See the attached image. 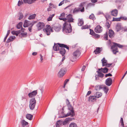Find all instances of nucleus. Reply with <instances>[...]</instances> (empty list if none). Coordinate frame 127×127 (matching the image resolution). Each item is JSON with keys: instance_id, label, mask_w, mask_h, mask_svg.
<instances>
[{"instance_id": "f03ea898", "label": "nucleus", "mask_w": 127, "mask_h": 127, "mask_svg": "<svg viewBox=\"0 0 127 127\" xmlns=\"http://www.w3.org/2000/svg\"><path fill=\"white\" fill-rule=\"evenodd\" d=\"M113 43V45L111 46V49L112 50L113 53L114 54H116V53L119 52L117 47L121 48L123 47V46L122 45L116 43L114 42Z\"/></svg>"}, {"instance_id": "4468645a", "label": "nucleus", "mask_w": 127, "mask_h": 127, "mask_svg": "<svg viewBox=\"0 0 127 127\" xmlns=\"http://www.w3.org/2000/svg\"><path fill=\"white\" fill-rule=\"evenodd\" d=\"M108 35L109 37L112 38L114 37L115 35L114 32L112 30H109L108 31Z\"/></svg>"}, {"instance_id": "de8ad7c7", "label": "nucleus", "mask_w": 127, "mask_h": 127, "mask_svg": "<svg viewBox=\"0 0 127 127\" xmlns=\"http://www.w3.org/2000/svg\"><path fill=\"white\" fill-rule=\"evenodd\" d=\"M21 1L20 0H19L18 1V6H20L21 5H22L23 4V2L22 1L23 0H21Z\"/></svg>"}, {"instance_id": "6e6d98bb", "label": "nucleus", "mask_w": 127, "mask_h": 127, "mask_svg": "<svg viewBox=\"0 0 127 127\" xmlns=\"http://www.w3.org/2000/svg\"><path fill=\"white\" fill-rule=\"evenodd\" d=\"M27 33H21L20 34V35L23 37L26 36L27 35Z\"/></svg>"}, {"instance_id": "4be33fe9", "label": "nucleus", "mask_w": 127, "mask_h": 127, "mask_svg": "<svg viewBox=\"0 0 127 127\" xmlns=\"http://www.w3.org/2000/svg\"><path fill=\"white\" fill-rule=\"evenodd\" d=\"M98 70L104 73H106L108 72V69L105 67L104 68H102L98 69Z\"/></svg>"}, {"instance_id": "6e6552de", "label": "nucleus", "mask_w": 127, "mask_h": 127, "mask_svg": "<svg viewBox=\"0 0 127 127\" xmlns=\"http://www.w3.org/2000/svg\"><path fill=\"white\" fill-rule=\"evenodd\" d=\"M65 71L64 68H61L59 72L58 75V77H62L65 74Z\"/></svg>"}, {"instance_id": "c9c22d12", "label": "nucleus", "mask_w": 127, "mask_h": 127, "mask_svg": "<svg viewBox=\"0 0 127 127\" xmlns=\"http://www.w3.org/2000/svg\"><path fill=\"white\" fill-rule=\"evenodd\" d=\"M69 127H77V126L76 123H72L70 124Z\"/></svg>"}, {"instance_id": "f257e3e1", "label": "nucleus", "mask_w": 127, "mask_h": 127, "mask_svg": "<svg viewBox=\"0 0 127 127\" xmlns=\"http://www.w3.org/2000/svg\"><path fill=\"white\" fill-rule=\"evenodd\" d=\"M63 31L64 33H69L72 31V29L70 23L68 24L67 22H65L63 24Z\"/></svg>"}, {"instance_id": "a18cd8bd", "label": "nucleus", "mask_w": 127, "mask_h": 127, "mask_svg": "<svg viewBox=\"0 0 127 127\" xmlns=\"http://www.w3.org/2000/svg\"><path fill=\"white\" fill-rule=\"evenodd\" d=\"M44 32L46 33V34L48 35H50V31L48 30H45Z\"/></svg>"}, {"instance_id": "b1692460", "label": "nucleus", "mask_w": 127, "mask_h": 127, "mask_svg": "<svg viewBox=\"0 0 127 127\" xmlns=\"http://www.w3.org/2000/svg\"><path fill=\"white\" fill-rule=\"evenodd\" d=\"M36 0H23L24 3H28L31 4L33 3Z\"/></svg>"}, {"instance_id": "9b49d317", "label": "nucleus", "mask_w": 127, "mask_h": 127, "mask_svg": "<svg viewBox=\"0 0 127 127\" xmlns=\"http://www.w3.org/2000/svg\"><path fill=\"white\" fill-rule=\"evenodd\" d=\"M67 22L68 24L70 23L71 22H73V19L72 17V15L71 14H69L66 16Z\"/></svg>"}, {"instance_id": "a878e982", "label": "nucleus", "mask_w": 127, "mask_h": 127, "mask_svg": "<svg viewBox=\"0 0 127 127\" xmlns=\"http://www.w3.org/2000/svg\"><path fill=\"white\" fill-rule=\"evenodd\" d=\"M78 25L79 26H82L84 23L83 19H78Z\"/></svg>"}, {"instance_id": "6ab92c4d", "label": "nucleus", "mask_w": 127, "mask_h": 127, "mask_svg": "<svg viewBox=\"0 0 127 127\" xmlns=\"http://www.w3.org/2000/svg\"><path fill=\"white\" fill-rule=\"evenodd\" d=\"M102 50L101 48L97 47L94 51L95 54H97L100 53Z\"/></svg>"}, {"instance_id": "e433bc0d", "label": "nucleus", "mask_w": 127, "mask_h": 127, "mask_svg": "<svg viewBox=\"0 0 127 127\" xmlns=\"http://www.w3.org/2000/svg\"><path fill=\"white\" fill-rule=\"evenodd\" d=\"M102 95V94L101 93L99 92H97L96 93V96H95L96 97L98 98Z\"/></svg>"}, {"instance_id": "2f4dec72", "label": "nucleus", "mask_w": 127, "mask_h": 127, "mask_svg": "<svg viewBox=\"0 0 127 127\" xmlns=\"http://www.w3.org/2000/svg\"><path fill=\"white\" fill-rule=\"evenodd\" d=\"M32 117L33 116L30 114H28L26 115V118L30 120H32Z\"/></svg>"}, {"instance_id": "9d476101", "label": "nucleus", "mask_w": 127, "mask_h": 127, "mask_svg": "<svg viewBox=\"0 0 127 127\" xmlns=\"http://www.w3.org/2000/svg\"><path fill=\"white\" fill-rule=\"evenodd\" d=\"M112 80L111 78L109 77L105 80V84L108 86H110L112 83Z\"/></svg>"}, {"instance_id": "a19ab883", "label": "nucleus", "mask_w": 127, "mask_h": 127, "mask_svg": "<svg viewBox=\"0 0 127 127\" xmlns=\"http://www.w3.org/2000/svg\"><path fill=\"white\" fill-rule=\"evenodd\" d=\"M108 33L106 32L104 34V38L105 40H108Z\"/></svg>"}, {"instance_id": "ea45409f", "label": "nucleus", "mask_w": 127, "mask_h": 127, "mask_svg": "<svg viewBox=\"0 0 127 127\" xmlns=\"http://www.w3.org/2000/svg\"><path fill=\"white\" fill-rule=\"evenodd\" d=\"M36 22L35 21H33L30 24V26H29V28H30V29H32V27L33 25Z\"/></svg>"}, {"instance_id": "e2e57ef3", "label": "nucleus", "mask_w": 127, "mask_h": 127, "mask_svg": "<svg viewBox=\"0 0 127 127\" xmlns=\"http://www.w3.org/2000/svg\"><path fill=\"white\" fill-rule=\"evenodd\" d=\"M65 15V14L64 13H63L61 14L60 15V17H64Z\"/></svg>"}, {"instance_id": "774afa93", "label": "nucleus", "mask_w": 127, "mask_h": 127, "mask_svg": "<svg viewBox=\"0 0 127 127\" xmlns=\"http://www.w3.org/2000/svg\"><path fill=\"white\" fill-rule=\"evenodd\" d=\"M91 91H88L87 93V94L86 95V96L89 95L90 94H91Z\"/></svg>"}, {"instance_id": "58836bf2", "label": "nucleus", "mask_w": 127, "mask_h": 127, "mask_svg": "<svg viewBox=\"0 0 127 127\" xmlns=\"http://www.w3.org/2000/svg\"><path fill=\"white\" fill-rule=\"evenodd\" d=\"M10 33V30H8L7 31V33L6 34V35L5 36V38H4V40H3V42H5L6 41V39L7 37L9 35V33Z\"/></svg>"}, {"instance_id": "4c0bfd02", "label": "nucleus", "mask_w": 127, "mask_h": 127, "mask_svg": "<svg viewBox=\"0 0 127 127\" xmlns=\"http://www.w3.org/2000/svg\"><path fill=\"white\" fill-rule=\"evenodd\" d=\"M121 18H114L113 17L112 20L113 21H120Z\"/></svg>"}, {"instance_id": "49530a36", "label": "nucleus", "mask_w": 127, "mask_h": 127, "mask_svg": "<svg viewBox=\"0 0 127 127\" xmlns=\"http://www.w3.org/2000/svg\"><path fill=\"white\" fill-rule=\"evenodd\" d=\"M120 122L121 123V125L123 127H124V125L123 121V119L121 117V120L120 121Z\"/></svg>"}, {"instance_id": "0eeeda50", "label": "nucleus", "mask_w": 127, "mask_h": 127, "mask_svg": "<svg viewBox=\"0 0 127 127\" xmlns=\"http://www.w3.org/2000/svg\"><path fill=\"white\" fill-rule=\"evenodd\" d=\"M80 51L77 49L73 53V55L74 58L76 59L77 58L79 57L80 56Z\"/></svg>"}, {"instance_id": "69168bd1", "label": "nucleus", "mask_w": 127, "mask_h": 127, "mask_svg": "<svg viewBox=\"0 0 127 127\" xmlns=\"http://www.w3.org/2000/svg\"><path fill=\"white\" fill-rule=\"evenodd\" d=\"M69 118H66L65 119V122H67L68 123V122H69Z\"/></svg>"}, {"instance_id": "a211bd4d", "label": "nucleus", "mask_w": 127, "mask_h": 127, "mask_svg": "<svg viewBox=\"0 0 127 127\" xmlns=\"http://www.w3.org/2000/svg\"><path fill=\"white\" fill-rule=\"evenodd\" d=\"M111 13L112 15L115 17H116L118 15V10L117 9H114L111 11Z\"/></svg>"}, {"instance_id": "5fc2aeb1", "label": "nucleus", "mask_w": 127, "mask_h": 127, "mask_svg": "<svg viewBox=\"0 0 127 127\" xmlns=\"http://www.w3.org/2000/svg\"><path fill=\"white\" fill-rule=\"evenodd\" d=\"M112 64H106V65H105L106 67H109L110 66H111L112 65Z\"/></svg>"}, {"instance_id": "3c124183", "label": "nucleus", "mask_w": 127, "mask_h": 127, "mask_svg": "<svg viewBox=\"0 0 127 127\" xmlns=\"http://www.w3.org/2000/svg\"><path fill=\"white\" fill-rule=\"evenodd\" d=\"M93 36H94V37L96 38H98L99 37L100 35L96 33H95V34H94Z\"/></svg>"}, {"instance_id": "39448f33", "label": "nucleus", "mask_w": 127, "mask_h": 127, "mask_svg": "<svg viewBox=\"0 0 127 127\" xmlns=\"http://www.w3.org/2000/svg\"><path fill=\"white\" fill-rule=\"evenodd\" d=\"M96 72L97 73V74L95 76L96 80H98L99 77L102 78L104 77V74L101 73L102 72L100 70H98Z\"/></svg>"}, {"instance_id": "bf43d9fd", "label": "nucleus", "mask_w": 127, "mask_h": 127, "mask_svg": "<svg viewBox=\"0 0 127 127\" xmlns=\"http://www.w3.org/2000/svg\"><path fill=\"white\" fill-rule=\"evenodd\" d=\"M127 70L126 71V72L125 73L124 75H123V76L122 77L121 79V80L120 81V83L122 81V80L125 77V76L126 75V74H127Z\"/></svg>"}, {"instance_id": "ddd939ff", "label": "nucleus", "mask_w": 127, "mask_h": 127, "mask_svg": "<svg viewBox=\"0 0 127 127\" xmlns=\"http://www.w3.org/2000/svg\"><path fill=\"white\" fill-rule=\"evenodd\" d=\"M37 26L38 27V30H40L44 27L45 24L43 23L40 22L37 24Z\"/></svg>"}, {"instance_id": "680f3d73", "label": "nucleus", "mask_w": 127, "mask_h": 127, "mask_svg": "<svg viewBox=\"0 0 127 127\" xmlns=\"http://www.w3.org/2000/svg\"><path fill=\"white\" fill-rule=\"evenodd\" d=\"M120 18H121V19L124 20H127V18L126 17H121Z\"/></svg>"}, {"instance_id": "393cba45", "label": "nucleus", "mask_w": 127, "mask_h": 127, "mask_svg": "<svg viewBox=\"0 0 127 127\" xmlns=\"http://www.w3.org/2000/svg\"><path fill=\"white\" fill-rule=\"evenodd\" d=\"M96 98V97L95 96H90L88 100L89 101L93 102L95 101Z\"/></svg>"}, {"instance_id": "5701e85b", "label": "nucleus", "mask_w": 127, "mask_h": 127, "mask_svg": "<svg viewBox=\"0 0 127 127\" xmlns=\"http://www.w3.org/2000/svg\"><path fill=\"white\" fill-rule=\"evenodd\" d=\"M53 29L56 32H59L61 29V26L59 25L58 26H54L53 27Z\"/></svg>"}, {"instance_id": "c85d7f7f", "label": "nucleus", "mask_w": 127, "mask_h": 127, "mask_svg": "<svg viewBox=\"0 0 127 127\" xmlns=\"http://www.w3.org/2000/svg\"><path fill=\"white\" fill-rule=\"evenodd\" d=\"M80 11V8L78 7H76L74 9L73 13V14H75L77 13Z\"/></svg>"}, {"instance_id": "052dcab7", "label": "nucleus", "mask_w": 127, "mask_h": 127, "mask_svg": "<svg viewBox=\"0 0 127 127\" xmlns=\"http://www.w3.org/2000/svg\"><path fill=\"white\" fill-rule=\"evenodd\" d=\"M66 103L67 105L70 104V103L68 99H66Z\"/></svg>"}, {"instance_id": "7c9ffc66", "label": "nucleus", "mask_w": 127, "mask_h": 127, "mask_svg": "<svg viewBox=\"0 0 127 127\" xmlns=\"http://www.w3.org/2000/svg\"><path fill=\"white\" fill-rule=\"evenodd\" d=\"M102 88V89L104 91V92L107 94L108 91V88L105 85H103V87Z\"/></svg>"}, {"instance_id": "473e14b6", "label": "nucleus", "mask_w": 127, "mask_h": 127, "mask_svg": "<svg viewBox=\"0 0 127 127\" xmlns=\"http://www.w3.org/2000/svg\"><path fill=\"white\" fill-rule=\"evenodd\" d=\"M36 15V14H34L31 15H30L28 17V19L29 20L34 19L35 18Z\"/></svg>"}, {"instance_id": "864d4df0", "label": "nucleus", "mask_w": 127, "mask_h": 127, "mask_svg": "<svg viewBox=\"0 0 127 127\" xmlns=\"http://www.w3.org/2000/svg\"><path fill=\"white\" fill-rule=\"evenodd\" d=\"M88 28V26L87 25L84 26L81 28V29H85Z\"/></svg>"}, {"instance_id": "c03bdc74", "label": "nucleus", "mask_w": 127, "mask_h": 127, "mask_svg": "<svg viewBox=\"0 0 127 127\" xmlns=\"http://www.w3.org/2000/svg\"><path fill=\"white\" fill-rule=\"evenodd\" d=\"M95 4L92 3H89L87 5V8H89L92 6H94Z\"/></svg>"}, {"instance_id": "aec40b11", "label": "nucleus", "mask_w": 127, "mask_h": 127, "mask_svg": "<svg viewBox=\"0 0 127 127\" xmlns=\"http://www.w3.org/2000/svg\"><path fill=\"white\" fill-rule=\"evenodd\" d=\"M31 23L30 21H28L27 20H25L24 24L23 27L24 28H26L30 26V24Z\"/></svg>"}, {"instance_id": "20e7f679", "label": "nucleus", "mask_w": 127, "mask_h": 127, "mask_svg": "<svg viewBox=\"0 0 127 127\" xmlns=\"http://www.w3.org/2000/svg\"><path fill=\"white\" fill-rule=\"evenodd\" d=\"M36 100L34 98H31L30 101L29 106L30 109L32 110H33L35 105Z\"/></svg>"}, {"instance_id": "423d86ee", "label": "nucleus", "mask_w": 127, "mask_h": 127, "mask_svg": "<svg viewBox=\"0 0 127 127\" xmlns=\"http://www.w3.org/2000/svg\"><path fill=\"white\" fill-rule=\"evenodd\" d=\"M68 107V109L70 110V112L68 113H70V115L72 117H73L75 115V113L73 110V107L70 104L67 105Z\"/></svg>"}, {"instance_id": "72a5a7b5", "label": "nucleus", "mask_w": 127, "mask_h": 127, "mask_svg": "<svg viewBox=\"0 0 127 127\" xmlns=\"http://www.w3.org/2000/svg\"><path fill=\"white\" fill-rule=\"evenodd\" d=\"M101 61L102 64L103 66H105L106 64H107V61L105 60V58H103L101 60Z\"/></svg>"}, {"instance_id": "37998d69", "label": "nucleus", "mask_w": 127, "mask_h": 127, "mask_svg": "<svg viewBox=\"0 0 127 127\" xmlns=\"http://www.w3.org/2000/svg\"><path fill=\"white\" fill-rule=\"evenodd\" d=\"M89 17L90 19L93 20H94V19H95L94 15L93 13L90 15Z\"/></svg>"}, {"instance_id": "338daca9", "label": "nucleus", "mask_w": 127, "mask_h": 127, "mask_svg": "<svg viewBox=\"0 0 127 127\" xmlns=\"http://www.w3.org/2000/svg\"><path fill=\"white\" fill-rule=\"evenodd\" d=\"M64 3V2L63 1H61L60 3L59 4V6H60L62 5Z\"/></svg>"}, {"instance_id": "412c9836", "label": "nucleus", "mask_w": 127, "mask_h": 127, "mask_svg": "<svg viewBox=\"0 0 127 127\" xmlns=\"http://www.w3.org/2000/svg\"><path fill=\"white\" fill-rule=\"evenodd\" d=\"M15 38V36H11L9 37L7 39L6 41L7 43H8L10 42L13 41Z\"/></svg>"}, {"instance_id": "1a4fd4ad", "label": "nucleus", "mask_w": 127, "mask_h": 127, "mask_svg": "<svg viewBox=\"0 0 127 127\" xmlns=\"http://www.w3.org/2000/svg\"><path fill=\"white\" fill-rule=\"evenodd\" d=\"M102 28L99 25H98L95 29V32L97 33L101 32L102 31Z\"/></svg>"}, {"instance_id": "79ce46f5", "label": "nucleus", "mask_w": 127, "mask_h": 127, "mask_svg": "<svg viewBox=\"0 0 127 127\" xmlns=\"http://www.w3.org/2000/svg\"><path fill=\"white\" fill-rule=\"evenodd\" d=\"M46 28L45 30H49L50 31H52V28L49 25H47L46 26Z\"/></svg>"}, {"instance_id": "7ed1b4c3", "label": "nucleus", "mask_w": 127, "mask_h": 127, "mask_svg": "<svg viewBox=\"0 0 127 127\" xmlns=\"http://www.w3.org/2000/svg\"><path fill=\"white\" fill-rule=\"evenodd\" d=\"M59 47H64L68 50H69V47L67 45L63 44H60L59 43H54V45L53 46V49L55 51L59 50L60 49Z\"/></svg>"}, {"instance_id": "0e129e2a", "label": "nucleus", "mask_w": 127, "mask_h": 127, "mask_svg": "<svg viewBox=\"0 0 127 127\" xmlns=\"http://www.w3.org/2000/svg\"><path fill=\"white\" fill-rule=\"evenodd\" d=\"M40 56L41 62L42 63L43 62L42 60H43V56L41 54H40Z\"/></svg>"}, {"instance_id": "13d9d810", "label": "nucleus", "mask_w": 127, "mask_h": 127, "mask_svg": "<svg viewBox=\"0 0 127 127\" xmlns=\"http://www.w3.org/2000/svg\"><path fill=\"white\" fill-rule=\"evenodd\" d=\"M52 18H53L51 17V16H50L47 18V21H51L52 20Z\"/></svg>"}, {"instance_id": "cd10ccee", "label": "nucleus", "mask_w": 127, "mask_h": 127, "mask_svg": "<svg viewBox=\"0 0 127 127\" xmlns=\"http://www.w3.org/2000/svg\"><path fill=\"white\" fill-rule=\"evenodd\" d=\"M21 123L23 127H24L28 125V122L24 120H21Z\"/></svg>"}, {"instance_id": "f704fd0d", "label": "nucleus", "mask_w": 127, "mask_h": 127, "mask_svg": "<svg viewBox=\"0 0 127 127\" xmlns=\"http://www.w3.org/2000/svg\"><path fill=\"white\" fill-rule=\"evenodd\" d=\"M121 29V25L119 24H117L116 25V31L117 32L120 31Z\"/></svg>"}, {"instance_id": "c756f323", "label": "nucleus", "mask_w": 127, "mask_h": 127, "mask_svg": "<svg viewBox=\"0 0 127 127\" xmlns=\"http://www.w3.org/2000/svg\"><path fill=\"white\" fill-rule=\"evenodd\" d=\"M102 87H103V85L96 86L95 87V89L96 91H98L100 89H102Z\"/></svg>"}, {"instance_id": "09e8293b", "label": "nucleus", "mask_w": 127, "mask_h": 127, "mask_svg": "<svg viewBox=\"0 0 127 127\" xmlns=\"http://www.w3.org/2000/svg\"><path fill=\"white\" fill-rule=\"evenodd\" d=\"M20 16L19 18V19L20 20L21 19H22L23 17V15L22 13H19Z\"/></svg>"}, {"instance_id": "f8f14e48", "label": "nucleus", "mask_w": 127, "mask_h": 127, "mask_svg": "<svg viewBox=\"0 0 127 127\" xmlns=\"http://www.w3.org/2000/svg\"><path fill=\"white\" fill-rule=\"evenodd\" d=\"M37 90L33 91L29 93L28 95L30 98H32L35 96L37 94Z\"/></svg>"}, {"instance_id": "2eb2a0df", "label": "nucleus", "mask_w": 127, "mask_h": 127, "mask_svg": "<svg viewBox=\"0 0 127 127\" xmlns=\"http://www.w3.org/2000/svg\"><path fill=\"white\" fill-rule=\"evenodd\" d=\"M70 115V113H68L67 114L65 115L64 112L62 111L60 114V116H59V118H63L66 117Z\"/></svg>"}, {"instance_id": "bb28decb", "label": "nucleus", "mask_w": 127, "mask_h": 127, "mask_svg": "<svg viewBox=\"0 0 127 127\" xmlns=\"http://www.w3.org/2000/svg\"><path fill=\"white\" fill-rule=\"evenodd\" d=\"M11 33L13 35H15L17 36L20 33V30L18 31H13L11 32Z\"/></svg>"}, {"instance_id": "dca6fc26", "label": "nucleus", "mask_w": 127, "mask_h": 127, "mask_svg": "<svg viewBox=\"0 0 127 127\" xmlns=\"http://www.w3.org/2000/svg\"><path fill=\"white\" fill-rule=\"evenodd\" d=\"M64 48V47H61L59 50L60 53L63 56L66 53V50Z\"/></svg>"}, {"instance_id": "603ef678", "label": "nucleus", "mask_w": 127, "mask_h": 127, "mask_svg": "<svg viewBox=\"0 0 127 127\" xmlns=\"http://www.w3.org/2000/svg\"><path fill=\"white\" fill-rule=\"evenodd\" d=\"M61 120H58V121L56 123V127H59L60 126V125L59 124V122H61Z\"/></svg>"}, {"instance_id": "f3484780", "label": "nucleus", "mask_w": 127, "mask_h": 127, "mask_svg": "<svg viewBox=\"0 0 127 127\" xmlns=\"http://www.w3.org/2000/svg\"><path fill=\"white\" fill-rule=\"evenodd\" d=\"M85 3L84 2L82 3L79 5L78 8H80V11L82 12L84 11V6Z\"/></svg>"}, {"instance_id": "4d7b16f0", "label": "nucleus", "mask_w": 127, "mask_h": 127, "mask_svg": "<svg viewBox=\"0 0 127 127\" xmlns=\"http://www.w3.org/2000/svg\"><path fill=\"white\" fill-rule=\"evenodd\" d=\"M112 76V74L110 73H109L105 75V77H107L109 76Z\"/></svg>"}, {"instance_id": "8fccbe9b", "label": "nucleus", "mask_w": 127, "mask_h": 127, "mask_svg": "<svg viewBox=\"0 0 127 127\" xmlns=\"http://www.w3.org/2000/svg\"><path fill=\"white\" fill-rule=\"evenodd\" d=\"M90 34L92 35H93L94 34H95V32H94L93 30L91 29H90Z\"/></svg>"}]
</instances>
